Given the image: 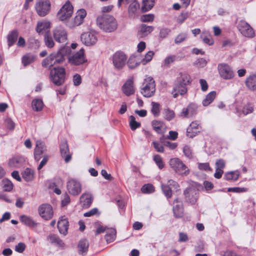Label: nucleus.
Segmentation results:
<instances>
[{
    "label": "nucleus",
    "mask_w": 256,
    "mask_h": 256,
    "mask_svg": "<svg viewBox=\"0 0 256 256\" xmlns=\"http://www.w3.org/2000/svg\"><path fill=\"white\" fill-rule=\"evenodd\" d=\"M70 52L68 47H63L59 50L54 52L44 58L42 62V66L46 68H50L56 64L62 62L64 60V56Z\"/></svg>",
    "instance_id": "1"
},
{
    "label": "nucleus",
    "mask_w": 256,
    "mask_h": 256,
    "mask_svg": "<svg viewBox=\"0 0 256 256\" xmlns=\"http://www.w3.org/2000/svg\"><path fill=\"white\" fill-rule=\"evenodd\" d=\"M97 26L103 31L111 32L114 31L118 26V24L114 17H98Z\"/></svg>",
    "instance_id": "2"
},
{
    "label": "nucleus",
    "mask_w": 256,
    "mask_h": 256,
    "mask_svg": "<svg viewBox=\"0 0 256 256\" xmlns=\"http://www.w3.org/2000/svg\"><path fill=\"white\" fill-rule=\"evenodd\" d=\"M156 92V84L153 78L150 76L146 77L142 83L141 94L144 96L150 98Z\"/></svg>",
    "instance_id": "3"
},
{
    "label": "nucleus",
    "mask_w": 256,
    "mask_h": 256,
    "mask_svg": "<svg viewBox=\"0 0 256 256\" xmlns=\"http://www.w3.org/2000/svg\"><path fill=\"white\" fill-rule=\"evenodd\" d=\"M169 164L170 168L176 173L182 176L189 174V169L180 159L176 158H171Z\"/></svg>",
    "instance_id": "4"
},
{
    "label": "nucleus",
    "mask_w": 256,
    "mask_h": 256,
    "mask_svg": "<svg viewBox=\"0 0 256 256\" xmlns=\"http://www.w3.org/2000/svg\"><path fill=\"white\" fill-rule=\"evenodd\" d=\"M65 74V70L64 68H54L50 72V80L55 84L60 86L64 82Z\"/></svg>",
    "instance_id": "5"
},
{
    "label": "nucleus",
    "mask_w": 256,
    "mask_h": 256,
    "mask_svg": "<svg viewBox=\"0 0 256 256\" xmlns=\"http://www.w3.org/2000/svg\"><path fill=\"white\" fill-rule=\"evenodd\" d=\"M237 22V28L243 36L248 38L254 37V30L248 22L243 20L238 21Z\"/></svg>",
    "instance_id": "6"
},
{
    "label": "nucleus",
    "mask_w": 256,
    "mask_h": 256,
    "mask_svg": "<svg viewBox=\"0 0 256 256\" xmlns=\"http://www.w3.org/2000/svg\"><path fill=\"white\" fill-rule=\"evenodd\" d=\"M66 188L70 194L74 196H76L81 192L82 185L79 180L71 178L67 182Z\"/></svg>",
    "instance_id": "7"
},
{
    "label": "nucleus",
    "mask_w": 256,
    "mask_h": 256,
    "mask_svg": "<svg viewBox=\"0 0 256 256\" xmlns=\"http://www.w3.org/2000/svg\"><path fill=\"white\" fill-rule=\"evenodd\" d=\"M82 42L86 46L95 44L98 41L97 33L94 30L84 32L80 36Z\"/></svg>",
    "instance_id": "8"
},
{
    "label": "nucleus",
    "mask_w": 256,
    "mask_h": 256,
    "mask_svg": "<svg viewBox=\"0 0 256 256\" xmlns=\"http://www.w3.org/2000/svg\"><path fill=\"white\" fill-rule=\"evenodd\" d=\"M127 57L126 55L122 52H117L112 56V64L114 68L118 70H120L125 66Z\"/></svg>",
    "instance_id": "9"
},
{
    "label": "nucleus",
    "mask_w": 256,
    "mask_h": 256,
    "mask_svg": "<svg viewBox=\"0 0 256 256\" xmlns=\"http://www.w3.org/2000/svg\"><path fill=\"white\" fill-rule=\"evenodd\" d=\"M218 69L220 77L223 79L231 80L234 76V74L231 67L226 64H218Z\"/></svg>",
    "instance_id": "10"
},
{
    "label": "nucleus",
    "mask_w": 256,
    "mask_h": 256,
    "mask_svg": "<svg viewBox=\"0 0 256 256\" xmlns=\"http://www.w3.org/2000/svg\"><path fill=\"white\" fill-rule=\"evenodd\" d=\"M50 9L49 0H38L36 4V10L40 16H44L48 14Z\"/></svg>",
    "instance_id": "11"
},
{
    "label": "nucleus",
    "mask_w": 256,
    "mask_h": 256,
    "mask_svg": "<svg viewBox=\"0 0 256 256\" xmlns=\"http://www.w3.org/2000/svg\"><path fill=\"white\" fill-rule=\"evenodd\" d=\"M69 62L73 65L78 66L87 62L84 57V52L83 48L68 57Z\"/></svg>",
    "instance_id": "12"
},
{
    "label": "nucleus",
    "mask_w": 256,
    "mask_h": 256,
    "mask_svg": "<svg viewBox=\"0 0 256 256\" xmlns=\"http://www.w3.org/2000/svg\"><path fill=\"white\" fill-rule=\"evenodd\" d=\"M38 212L40 216L46 220L51 219L54 215L52 206L48 204L40 205L38 208Z\"/></svg>",
    "instance_id": "13"
},
{
    "label": "nucleus",
    "mask_w": 256,
    "mask_h": 256,
    "mask_svg": "<svg viewBox=\"0 0 256 256\" xmlns=\"http://www.w3.org/2000/svg\"><path fill=\"white\" fill-rule=\"evenodd\" d=\"M46 147L44 142L42 140H37L34 149V160L39 161L44 155L46 154Z\"/></svg>",
    "instance_id": "14"
},
{
    "label": "nucleus",
    "mask_w": 256,
    "mask_h": 256,
    "mask_svg": "<svg viewBox=\"0 0 256 256\" xmlns=\"http://www.w3.org/2000/svg\"><path fill=\"white\" fill-rule=\"evenodd\" d=\"M60 20L68 27L73 28L82 24L84 17H60Z\"/></svg>",
    "instance_id": "15"
},
{
    "label": "nucleus",
    "mask_w": 256,
    "mask_h": 256,
    "mask_svg": "<svg viewBox=\"0 0 256 256\" xmlns=\"http://www.w3.org/2000/svg\"><path fill=\"white\" fill-rule=\"evenodd\" d=\"M53 36L56 41L60 43H64L67 40V32L61 26L57 27L54 30Z\"/></svg>",
    "instance_id": "16"
},
{
    "label": "nucleus",
    "mask_w": 256,
    "mask_h": 256,
    "mask_svg": "<svg viewBox=\"0 0 256 256\" xmlns=\"http://www.w3.org/2000/svg\"><path fill=\"white\" fill-rule=\"evenodd\" d=\"M122 92L126 96L133 94L135 92L133 80L132 78L128 79L122 86Z\"/></svg>",
    "instance_id": "17"
},
{
    "label": "nucleus",
    "mask_w": 256,
    "mask_h": 256,
    "mask_svg": "<svg viewBox=\"0 0 256 256\" xmlns=\"http://www.w3.org/2000/svg\"><path fill=\"white\" fill-rule=\"evenodd\" d=\"M58 228L60 234L66 235L68 228V222L66 216H62L58 222Z\"/></svg>",
    "instance_id": "18"
},
{
    "label": "nucleus",
    "mask_w": 256,
    "mask_h": 256,
    "mask_svg": "<svg viewBox=\"0 0 256 256\" xmlns=\"http://www.w3.org/2000/svg\"><path fill=\"white\" fill-rule=\"evenodd\" d=\"M197 106L194 104H190L186 108H182L180 116L184 118H190L196 114Z\"/></svg>",
    "instance_id": "19"
},
{
    "label": "nucleus",
    "mask_w": 256,
    "mask_h": 256,
    "mask_svg": "<svg viewBox=\"0 0 256 256\" xmlns=\"http://www.w3.org/2000/svg\"><path fill=\"white\" fill-rule=\"evenodd\" d=\"M73 13V6L69 1H67L58 12V16H72Z\"/></svg>",
    "instance_id": "20"
},
{
    "label": "nucleus",
    "mask_w": 256,
    "mask_h": 256,
    "mask_svg": "<svg viewBox=\"0 0 256 256\" xmlns=\"http://www.w3.org/2000/svg\"><path fill=\"white\" fill-rule=\"evenodd\" d=\"M186 86L176 81L172 92L174 98H176L178 94L184 95L186 94L188 91Z\"/></svg>",
    "instance_id": "21"
},
{
    "label": "nucleus",
    "mask_w": 256,
    "mask_h": 256,
    "mask_svg": "<svg viewBox=\"0 0 256 256\" xmlns=\"http://www.w3.org/2000/svg\"><path fill=\"white\" fill-rule=\"evenodd\" d=\"M93 198L90 192H84L80 196V200L84 208L90 207L92 203Z\"/></svg>",
    "instance_id": "22"
},
{
    "label": "nucleus",
    "mask_w": 256,
    "mask_h": 256,
    "mask_svg": "<svg viewBox=\"0 0 256 256\" xmlns=\"http://www.w3.org/2000/svg\"><path fill=\"white\" fill-rule=\"evenodd\" d=\"M173 212L176 218H181L183 215L182 203L178 198H176L174 202Z\"/></svg>",
    "instance_id": "23"
},
{
    "label": "nucleus",
    "mask_w": 256,
    "mask_h": 256,
    "mask_svg": "<svg viewBox=\"0 0 256 256\" xmlns=\"http://www.w3.org/2000/svg\"><path fill=\"white\" fill-rule=\"evenodd\" d=\"M60 151L61 155L64 158L66 162H69L71 160V155L70 154L69 148L66 142L62 144Z\"/></svg>",
    "instance_id": "24"
},
{
    "label": "nucleus",
    "mask_w": 256,
    "mask_h": 256,
    "mask_svg": "<svg viewBox=\"0 0 256 256\" xmlns=\"http://www.w3.org/2000/svg\"><path fill=\"white\" fill-rule=\"evenodd\" d=\"M154 30L152 26H147L146 24H142L140 27L138 32V36L140 38H144L148 35Z\"/></svg>",
    "instance_id": "25"
},
{
    "label": "nucleus",
    "mask_w": 256,
    "mask_h": 256,
    "mask_svg": "<svg viewBox=\"0 0 256 256\" xmlns=\"http://www.w3.org/2000/svg\"><path fill=\"white\" fill-rule=\"evenodd\" d=\"M153 129L158 134H162L166 132V126L161 121L154 120L152 122Z\"/></svg>",
    "instance_id": "26"
},
{
    "label": "nucleus",
    "mask_w": 256,
    "mask_h": 256,
    "mask_svg": "<svg viewBox=\"0 0 256 256\" xmlns=\"http://www.w3.org/2000/svg\"><path fill=\"white\" fill-rule=\"evenodd\" d=\"M88 246L89 244L87 240H81L78 246V254L82 256L84 255L88 250Z\"/></svg>",
    "instance_id": "27"
},
{
    "label": "nucleus",
    "mask_w": 256,
    "mask_h": 256,
    "mask_svg": "<svg viewBox=\"0 0 256 256\" xmlns=\"http://www.w3.org/2000/svg\"><path fill=\"white\" fill-rule=\"evenodd\" d=\"M246 84L248 88L254 91L256 90V75H252L246 80Z\"/></svg>",
    "instance_id": "28"
},
{
    "label": "nucleus",
    "mask_w": 256,
    "mask_h": 256,
    "mask_svg": "<svg viewBox=\"0 0 256 256\" xmlns=\"http://www.w3.org/2000/svg\"><path fill=\"white\" fill-rule=\"evenodd\" d=\"M20 221L29 227H34L36 226V223L30 216L26 215H22L20 217Z\"/></svg>",
    "instance_id": "29"
},
{
    "label": "nucleus",
    "mask_w": 256,
    "mask_h": 256,
    "mask_svg": "<svg viewBox=\"0 0 256 256\" xmlns=\"http://www.w3.org/2000/svg\"><path fill=\"white\" fill-rule=\"evenodd\" d=\"M24 161L23 158L16 156L10 159L8 164L11 167L19 168L22 165Z\"/></svg>",
    "instance_id": "30"
},
{
    "label": "nucleus",
    "mask_w": 256,
    "mask_h": 256,
    "mask_svg": "<svg viewBox=\"0 0 256 256\" xmlns=\"http://www.w3.org/2000/svg\"><path fill=\"white\" fill-rule=\"evenodd\" d=\"M200 38L204 42L209 46H212L214 44L212 36L208 32H203L200 35Z\"/></svg>",
    "instance_id": "31"
},
{
    "label": "nucleus",
    "mask_w": 256,
    "mask_h": 256,
    "mask_svg": "<svg viewBox=\"0 0 256 256\" xmlns=\"http://www.w3.org/2000/svg\"><path fill=\"white\" fill-rule=\"evenodd\" d=\"M105 238L108 243L114 241L116 238V230L113 228H108Z\"/></svg>",
    "instance_id": "32"
},
{
    "label": "nucleus",
    "mask_w": 256,
    "mask_h": 256,
    "mask_svg": "<svg viewBox=\"0 0 256 256\" xmlns=\"http://www.w3.org/2000/svg\"><path fill=\"white\" fill-rule=\"evenodd\" d=\"M177 82L182 84L184 85H188L191 82L190 76L186 73H182L177 78Z\"/></svg>",
    "instance_id": "33"
},
{
    "label": "nucleus",
    "mask_w": 256,
    "mask_h": 256,
    "mask_svg": "<svg viewBox=\"0 0 256 256\" xmlns=\"http://www.w3.org/2000/svg\"><path fill=\"white\" fill-rule=\"evenodd\" d=\"M32 106L33 110L36 112H40L42 110L44 103L40 98H35L32 100Z\"/></svg>",
    "instance_id": "34"
},
{
    "label": "nucleus",
    "mask_w": 256,
    "mask_h": 256,
    "mask_svg": "<svg viewBox=\"0 0 256 256\" xmlns=\"http://www.w3.org/2000/svg\"><path fill=\"white\" fill-rule=\"evenodd\" d=\"M50 26V23L48 21H42L38 22L37 24L36 30L38 33H40L44 30L49 28Z\"/></svg>",
    "instance_id": "35"
},
{
    "label": "nucleus",
    "mask_w": 256,
    "mask_h": 256,
    "mask_svg": "<svg viewBox=\"0 0 256 256\" xmlns=\"http://www.w3.org/2000/svg\"><path fill=\"white\" fill-rule=\"evenodd\" d=\"M216 96V92L214 91L209 92L202 101V104L206 106L210 104L214 100Z\"/></svg>",
    "instance_id": "36"
},
{
    "label": "nucleus",
    "mask_w": 256,
    "mask_h": 256,
    "mask_svg": "<svg viewBox=\"0 0 256 256\" xmlns=\"http://www.w3.org/2000/svg\"><path fill=\"white\" fill-rule=\"evenodd\" d=\"M154 0H142V12H145L151 10L154 6Z\"/></svg>",
    "instance_id": "37"
},
{
    "label": "nucleus",
    "mask_w": 256,
    "mask_h": 256,
    "mask_svg": "<svg viewBox=\"0 0 256 256\" xmlns=\"http://www.w3.org/2000/svg\"><path fill=\"white\" fill-rule=\"evenodd\" d=\"M140 62H141L138 60V58L136 56H132L128 61V66L129 68L134 69L138 66Z\"/></svg>",
    "instance_id": "38"
},
{
    "label": "nucleus",
    "mask_w": 256,
    "mask_h": 256,
    "mask_svg": "<svg viewBox=\"0 0 256 256\" xmlns=\"http://www.w3.org/2000/svg\"><path fill=\"white\" fill-rule=\"evenodd\" d=\"M22 178L26 182L32 181L34 178V172L31 169L26 168L22 172Z\"/></svg>",
    "instance_id": "39"
},
{
    "label": "nucleus",
    "mask_w": 256,
    "mask_h": 256,
    "mask_svg": "<svg viewBox=\"0 0 256 256\" xmlns=\"http://www.w3.org/2000/svg\"><path fill=\"white\" fill-rule=\"evenodd\" d=\"M48 240L52 244H54L62 246L64 244L62 241L56 235L50 234L48 238Z\"/></svg>",
    "instance_id": "40"
},
{
    "label": "nucleus",
    "mask_w": 256,
    "mask_h": 256,
    "mask_svg": "<svg viewBox=\"0 0 256 256\" xmlns=\"http://www.w3.org/2000/svg\"><path fill=\"white\" fill-rule=\"evenodd\" d=\"M18 37V32L13 30L8 36V42L9 46H12L16 41Z\"/></svg>",
    "instance_id": "41"
},
{
    "label": "nucleus",
    "mask_w": 256,
    "mask_h": 256,
    "mask_svg": "<svg viewBox=\"0 0 256 256\" xmlns=\"http://www.w3.org/2000/svg\"><path fill=\"white\" fill-rule=\"evenodd\" d=\"M240 176V172L238 171L230 172L226 173L224 175V178L226 180H236Z\"/></svg>",
    "instance_id": "42"
},
{
    "label": "nucleus",
    "mask_w": 256,
    "mask_h": 256,
    "mask_svg": "<svg viewBox=\"0 0 256 256\" xmlns=\"http://www.w3.org/2000/svg\"><path fill=\"white\" fill-rule=\"evenodd\" d=\"M34 60V56L31 54H26L22 58V63L24 66H26L33 62Z\"/></svg>",
    "instance_id": "43"
},
{
    "label": "nucleus",
    "mask_w": 256,
    "mask_h": 256,
    "mask_svg": "<svg viewBox=\"0 0 256 256\" xmlns=\"http://www.w3.org/2000/svg\"><path fill=\"white\" fill-rule=\"evenodd\" d=\"M139 4L136 0L132 1L129 6L128 12L130 14H134L139 8Z\"/></svg>",
    "instance_id": "44"
},
{
    "label": "nucleus",
    "mask_w": 256,
    "mask_h": 256,
    "mask_svg": "<svg viewBox=\"0 0 256 256\" xmlns=\"http://www.w3.org/2000/svg\"><path fill=\"white\" fill-rule=\"evenodd\" d=\"M161 188L164 196L168 198H170L172 196V192L169 186L166 184H162Z\"/></svg>",
    "instance_id": "45"
},
{
    "label": "nucleus",
    "mask_w": 256,
    "mask_h": 256,
    "mask_svg": "<svg viewBox=\"0 0 256 256\" xmlns=\"http://www.w3.org/2000/svg\"><path fill=\"white\" fill-rule=\"evenodd\" d=\"M2 188L4 191L10 192L13 188V184L8 179L3 180L2 181Z\"/></svg>",
    "instance_id": "46"
},
{
    "label": "nucleus",
    "mask_w": 256,
    "mask_h": 256,
    "mask_svg": "<svg viewBox=\"0 0 256 256\" xmlns=\"http://www.w3.org/2000/svg\"><path fill=\"white\" fill-rule=\"evenodd\" d=\"M130 126L132 130H134L137 128L140 127V124L136 120V118L134 116H130Z\"/></svg>",
    "instance_id": "47"
},
{
    "label": "nucleus",
    "mask_w": 256,
    "mask_h": 256,
    "mask_svg": "<svg viewBox=\"0 0 256 256\" xmlns=\"http://www.w3.org/2000/svg\"><path fill=\"white\" fill-rule=\"evenodd\" d=\"M44 42L46 46L49 48L54 46V44L52 38L48 33H46L44 35Z\"/></svg>",
    "instance_id": "48"
},
{
    "label": "nucleus",
    "mask_w": 256,
    "mask_h": 256,
    "mask_svg": "<svg viewBox=\"0 0 256 256\" xmlns=\"http://www.w3.org/2000/svg\"><path fill=\"white\" fill-rule=\"evenodd\" d=\"M154 52L152 51L148 52L145 55L144 58L141 60L140 62L142 64L145 65L150 62L152 58L154 55Z\"/></svg>",
    "instance_id": "49"
},
{
    "label": "nucleus",
    "mask_w": 256,
    "mask_h": 256,
    "mask_svg": "<svg viewBox=\"0 0 256 256\" xmlns=\"http://www.w3.org/2000/svg\"><path fill=\"white\" fill-rule=\"evenodd\" d=\"M152 114L155 116H158L160 114V105L158 103L152 102Z\"/></svg>",
    "instance_id": "50"
},
{
    "label": "nucleus",
    "mask_w": 256,
    "mask_h": 256,
    "mask_svg": "<svg viewBox=\"0 0 256 256\" xmlns=\"http://www.w3.org/2000/svg\"><path fill=\"white\" fill-rule=\"evenodd\" d=\"M141 190L144 193H152L154 191V188L152 184H146L142 186Z\"/></svg>",
    "instance_id": "51"
},
{
    "label": "nucleus",
    "mask_w": 256,
    "mask_h": 256,
    "mask_svg": "<svg viewBox=\"0 0 256 256\" xmlns=\"http://www.w3.org/2000/svg\"><path fill=\"white\" fill-rule=\"evenodd\" d=\"M174 112L169 108L164 110V118L168 120H170L174 117Z\"/></svg>",
    "instance_id": "52"
},
{
    "label": "nucleus",
    "mask_w": 256,
    "mask_h": 256,
    "mask_svg": "<svg viewBox=\"0 0 256 256\" xmlns=\"http://www.w3.org/2000/svg\"><path fill=\"white\" fill-rule=\"evenodd\" d=\"M187 38V34L186 33H180L178 34L174 40L176 44H180L183 42Z\"/></svg>",
    "instance_id": "53"
},
{
    "label": "nucleus",
    "mask_w": 256,
    "mask_h": 256,
    "mask_svg": "<svg viewBox=\"0 0 256 256\" xmlns=\"http://www.w3.org/2000/svg\"><path fill=\"white\" fill-rule=\"evenodd\" d=\"M154 160L158 167L162 169L164 167V164L160 156L156 154L154 156Z\"/></svg>",
    "instance_id": "54"
},
{
    "label": "nucleus",
    "mask_w": 256,
    "mask_h": 256,
    "mask_svg": "<svg viewBox=\"0 0 256 256\" xmlns=\"http://www.w3.org/2000/svg\"><path fill=\"white\" fill-rule=\"evenodd\" d=\"M28 42L31 46L34 48H39L40 44L38 40H36L34 37L31 36L28 38Z\"/></svg>",
    "instance_id": "55"
},
{
    "label": "nucleus",
    "mask_w": 256,
    "mask_h": 256,
    "mask_svg": "<svg viewBox=\"0 0 256 256\" xmlns=\"http://www.w3.org/2000/svg\"><path fill=\"white\" fill-rule=\"evenodd\" d=\"M248 190V189L245 188H239V187H235V188H230L228 189V191L229 192H246Z\"/></svg>",
    "instance_id": "56"
},
{
    "label": "nucleus",
    "mask_w": 256,
    "mask_h": 256,
    "mask_svg": "<svg viewBox=\"0 0 256 256\" xmlns=\"http://www.w3.org/2000/svg\"><path fill=\"white\" fill-rule=\"evenodd\" d=\"M225 162L222 159H220L216 160V170H222L225 166Z\"/></svg>",
    "instance_id": "57"
},
{
    "label": "nucleus",
    "mask_w": 256,
    "mask_h": 256,
    "mask_svg": "<svg viewBox=\"0 0 256 256\" xmlns=\"http://www.w3.org/2000/svg\"><path fill=\"white\" fill-rule=\"evenodd\" d=\"M5 124L8 129L13 130L15 127V124L10 118H7L5 120Z\"/></svg>",
    "instance_id": "58"
},
{
    "label": "nucleus",
    "mask_w": 256,
    "mask_h": 256,
    "mask_svg": "<svg viewBox=\"0 0 256 256\" xmlns=\"http://www.w3.org/2000/svg\"><path fill=\"white\" fill-rule=\"evenodd\" d=\"M49 157L50 156L48 154L44 155L43 158H42V159L38 167V170H40V169H42L43 168V166L46 164V163L49 159Z\"/></svg>",
    "instance_id": "59"
},
{
    "label": "nucleus",
    "mask_w": 256,
    "mask_h": 256,
    "mask_svg": "<svg viewBox=\"0 0 256 256\" xmlns=\"http://www.w3.org/2000/svg\"><path fill=\"white\" fill-rule=\"evenodd\" d=\"M183 152L187 158H190L192 157V151L190 146H184L183 148Z\"/></svg>",
    "instance_id": "60"
},
{
    "label": "nucleus",
    "mask_w": 256,
    "mask_h": 256,
    "mask_svg": "<svg viewBox=\"0 0 256 256\" xmlns=\"http://www.w3.org/2000/svg\"><path fill=\"white\" fill-rule=\"evenodd\" d=\"M188 128L189 132L190 130H199V132H200V126L197 122H192Z\"/></svg>",
    "instance_id": "61"
},
{
    "label": "nucleus",
    "mask_w": 256,
    "mask_h": 256,
    "mask_svg": "<svg viewBox=\"0 0 256 256\" xmlns=\"http://www.w3.org/2000/svg\"><path fill=\"white\" fill-rule=\"evenodd\" d=\"M26 244L23 242H20L15 246V250L19 253H22L26 248Z\"/></svg>",
    "instance_id": "62"
},
{
    "label": "nucleus",
    "mask_w": 256,
    "mask_h": 256,
    "mask_svg": "<svg viewBox=\"0 0 256 256\" xmlns=\"http://www.w3.org/2000/svg\"><path fill=\"white\" fill-rule=\"evenodd\" d=\"M206 64L207 61L203 58H198L195 62L196 65L201 68L204 67Z\"/></svg>",
    "instance_id": "63"
},
{
    "label": "nucleus",
    "mask_w": 256,
    "mask_h": 256,
    "mask_svg": "<svg viewBox=\"0 0 256 256\" xmlns=\"http://www.w3.org/2000/svg\"><path fill=\"white\" fill-rule=\"evenodd\" d=\"M170 32V30L168 28H162L160 30V36L162 38H166Z\"/></svg>",
    "instance_id": "64"
}]
</instances>
